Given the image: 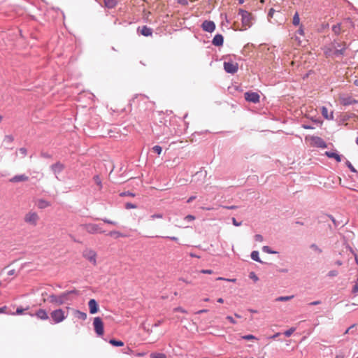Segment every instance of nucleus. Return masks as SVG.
Here are the masks:
<instances>
[{"label": "nucleus", "mask_w": 358, "mask_h": 358, "mask_svg": "<svg viewBox=\"0 0 358 358\" xmlns=\"http://www.w3.org/2000/svg\"><path fill=\"white\" fill-rule=\"evenodd\" d=\"M79 292L76 289L66 291L60 294L59 295L50 294L48 300L50 303L55 304L56 306H62L68 301H72L73 297L72 295H78Z\"/></svg>", "instance_id": "f257e3e1"}, {"label": "nucleus", "mask_w": 358, "mask_h": 358, "mask_svg": "<svg viewBox=\"0 0 358 358\" xmlns=\"http://www.w3.org/2000/svg\"><path fill=\"white\" fill-rule=\"evenodd\" d=\"M67 315L65 312L61 309H56L50 313V318L52 324H58L64 321L66 318Z\"/></svg>", "instance_id": "f03ea898"}, {"label": "nucleus", "mask_w": 358, "mask_h": 358, "mask_svg": "<svg viewBox=\"0 0 358 358\" xmlns=\"http://www.w3.org/2000/svg\"><path fill=\"white\" fill-rule=\"evenodd\" d=\"M83 256L93 265L96 264V252L90 248H86L83 252Z\"/></svg>", "instance_id": "7ed1b4c3"}, {"label": "nucleus", "mask_w": 358, "mask_h": 358, "mask_svg": "<svg viewBox=\"0 0 358 358\" xmlns=\"http://www.w3.org/2000/svg\"><path fill=\"white\" fill-rule=\"evenodd\" d=\"M93 326L97 336H102L103 334V323L99 317H94Z\"/></svg>", "instance_id": "20e7f679"}, {"label": "nucleus", "mask_w": 358, "mask_h": 358, "mask_svg": "<svg viewBox=\"0 0 358 358\" xmlns=\"http://www.w3.org/2000/svg\"><path fill=\"white\" fill-rule=\"evenodd\" d=\"M238 14L241 16L242 24L245 27H250L251 15L248 11L239 9Z\"/></svg>", "instance_id": "39448f33"}, {"label": "nucleus", "mask_w": 358, "mask_h": 358, "mask_svg": "<svg viewBox=\"0 0 358 358\" xmlns=\"http://www.w3.org/2000/svg\"><path fill=\"white\" fill-rule=\"evenodd\" d=\"M85 229H86V231L88 233L92 234H96V233H99V234L104 233V231L101 229L100 225L97 224H93V223L86 224L85 225Z\"/></svg>", "instance_id": "423d86ee"}, {"label": "nucleus", "mask_w": 358, "mask_h": 358, "mask_svg": "<svg viewBox=\"0 0 358 358\" xmlns=\"http://www.w3.org/2000/svg\"><path fill=\"white\" fill-rule=\"evenodd\" d=\"M64 168L65 166L59 162H57L50 166L51 171L55 174L56 178L59 180H60L59 178V175L64 171Z\"/></svg>", "instance_id": "0eeeda50"}, {"label": "nucleus", "mask_w": 358, "mask_h": 358, "mask_svg": "<svg viewBox=\"0 0 358 358\" xmlns=\"http://www.w3.org/2000/svg\"><path fill=\"white\" fill-rule=\"evenodd\" d=\"M224 69L228 73L234 74L238 71V66L237 63L232 62H224Z\"/></svg>", "instance_id": "6e6552de"}, {"label": "nucleus", "mask_w": 358, "mask_h": 358, "mask_svg": "<svg viewBox=\"0 0 358 358\" xmlns=\"http://www.w3.org/2000/svg\"><path fill=\"white\" fill-rule=\"evenodd\" d=\"M38 220V215L35 212H29L24 217V222L33 226H36L37 224Z\"/></svg>", "instance_id": "1a4fd4ad"}, {"label": "nucleus", "mask_w": 358, "mask_h": 358, "mask_svg": "<svg viewBox=\"0 0 358 358\" xmlns=\"http://www.w3.org/2000/svg\"><path fill=\"white\" fill-rule=\"evenodd\" d=\"M245 99L248 101L257 103L259 101L260 96L257 92H248L245 93Z\"/></svg>", "instance_id": "9d476101"}, {"label": "nucleus", "mask_w": 358, "mask_h": 358, "mask_svg": "<svg viewBox=\"0 0 358 358\" xmlns=\"http://www.w3.org/2000/svg\"><path fill=\"white\" fill-rule=\"evenodd\" d=\"M201 28L206 32L212 33L215 29V24L213 21L205 20L201 24Z\"/></svg>", "instance_id": "9b49d317"}, {"label": "nucleus", "mask_w": 358, "mask_h": 358, "mask_svg": "<svg viewBox=\"0 0 358 358\" xmlns=\"http://www.w3.org/2000/svg\"><path fill=\"white\" fill-rule=\"evenodd\" d=\"M88 306L90 308V313L91 314H95L99 310V305L96 301L94 299H92L88 302Z\"/></svg>", "instance_id": "f8f14e48"}, {"label": "nucleus", "mask_w": 358, "mask_h": 358, "mask_svg": "<svg viewBox=\"0 0 358 358\" xmlns=\"http://www.w3.org/2000/svg\"><path fill=\"white\" fill-rule=\"evenodd\" d=\"M341 103L343 106H350L357 103V101L350 96H345L341 98Z\"/></svg>", "instance_id": "ddd939ff"}, {"label": "nucleus", "mask_w": 358, "mask_h": 358, "mask_svg": "<svg viewBox=\"0 0 358 358\" xmlns=\"http://www.w3.org/2000/svg\"><path fill=\"white\" fill-rule=\"evenodd\" d=\"M28 180H29V177L27 176H26L25 174H20V175H16V176H13V178H10L9 181L10 182L15 183V182L27 181Z\"/></svg>", "instance_id": "4468645a"}, {"label": "nucleus", "mask_w": 358, "mask_h": 358, "mask_svg": "<svg viewBox=\"0 0 358 358\" xmlns=\"http://www.w3.org/2000/svg\"><path fill=\"white\" fill-rule=\"evenodd\" d=\"M224 38L222 34H217L213 38L212 43L215 46H221L223 45Z\"/></svg>", "instance_id": "2eb2a0df"}, {"label": "nucleus", "mask_w": 358, "mask_h": 358, "mask_svg": "<svg viewBox=\"0 0 358 358\" xmlns=\"http://www.w3.org/2000/svg\"><path fill=\"white\" fill-rule=\"evenodd\" d=\"M313 141L318 148H326L327 147L326 142L320 137H313Z\"/></svg>", "instance_id": "dca6fc26"}, {"label": "nucleus", "mask_w": 358, "mask_h": 358, "mask_svg": "<svg viewBox=\"0 0 358 358\" xmlns=\"http://www.w3.org/2000/svg\"><path fill=\"white\" fill-rule=\"evenodd\" d=\"M138 31L144 36H150L152 34V29L147 26H143L141 28L138 27Z\"/></svg>", "instance_id": "f3484780"}, {"label": "nucleus", "mask_w": 358, "mask_h": 358, "mask_svg": "<svg viewBox=\"0 0 358 358\" xmlns=\"http://www.w3.org/2000/svg\"><path fill=\"white\" fill-rule=\"evenodd\" d=\"M321 113L322 116L326 119L329 120H334V113L331 111L330 113L328 112V109L325 106H322L321 108Z\"/></svg>", "instance_id": "a211bd4d"}, {"label": "nucleus", "mask_w": 358, "mask_h": 358, "mask_svg": "<svg viewBox=\"0 0 358 358\" xmlns=\"http://www.w3.org/2000/svg\"><path fill=\"white\" fill-rule=\"evenodd\" d=\"M35 315L40 320H46L48 319V315L45 310L39 309L36 311Z\"/></svg>", "instance_id": "6ab92c4d"}, {"label": "nucleus", "mask_w": 358, "mask_h": 358, "mask_svg": "<svg viewBox=\"0 0 358 358\" xmlns=\"http://www.w3.org/2000/svg\"><path fill=\"white\" fill-rule=\"evenodd\" d=\"M325 155L329 158L335 159L337 162H340L341 161V156L336 152L327 151L325 152Z\"/></svg>", "instance_id": "aec40b11"}, {"label": "nucleus", "mask_w": 358, "mask_h": 358, "mask_svg": "<svg viewBox=\"0 0 358 358\" xmlns=\"http://www.w3.org/2000/svg\"><path fill=\"white\" fill-rule=\"evenodd\" d=\"M50 203L45 199H40L37 201V206L38 208L43 209L50 206Z\"/></svg>", "instance_id": "412c9836"}, {"label": "nucleus", "mask_w": 358, "mask_h": 358, "mask_svg": "<svg viewBox=\"0 0 358 358\" xmlns=\"http://www.w3.org/2000/svg\"><path fill=\"white\" fill-rule=\"evenodd\" d=\"M108 236L114 237L115 238H118L120 237H127V236L124 234H122L118 231H111L108 234Z\"/></svg>", "instance_id": "4be33fe9"}, {"label": "nucleus", "mask_w": 358, "mask_h": 358, "mask_svg": "<svg viewBox=\"0 0 358 358\" xmlns=\"http://www.w3.org/2000/svg\"><path fill=\"white\" fill-rule=\"evenodd\" d=\"M104 1V3H105V6L108 8H113L114 7L116 6L117 5V0H103Z\"/></svg>", "instance_id": "5701e85b"}, {"label": "nucleus", "mask_w": 358, "mask_h": 358, "mask_svg": "<svg viewBox=\"0 0 358 358\" xmlns=\"http://www.w3.org/2000/svg\"><path fill=\"white\" fill-rule=\"evenodd\" d=\"M74 315L76 317L80 320H85L87 319V314L84 312L76 310Z\"/></svg>", "instance_id": "b1692460"}, {"label": "nucleus", "mask_w": 358, "mask_h": 358, "mask_svg": "<svg viewBox=\"0 0 358 358\" xmlns=\"http://www.w3.org/2000/svg\"><path fill=\"white\" fill-rule=\"evenodd\" d=\"M250 257L252 260L259 262V263H262V262L261 261V259L259 258V254L258 251H257V250L252 251L251 252Z\"/></svg>", "instance_id": "393cba45"}, {"label": "nucleus", "mask_w": 358, "mask_h": 358, "mask_svg": "<svg viewBox=\"0 0 358 358\" xmlns=\"http://www.w3.org/2000/svg\"><path fill=\"white\" fill-rule=\"evenodd\" d=\"M109 343L113 345V346H116V347H121V346L124 345V343L122 341H117L115 339H110L109 341Z\"/></svg>", "instance_id": "a878e982"}, {"label": "nucleus", "mask_w": 358, "mask_h": 358, "mask_svg": "<svg viewBox=\"0 0 358 358\" xmlns=\"http://www.w3.org/2000/svg\"><path fill=\"white\" fill-rule=\"evenodd\" d=\"M310 248L312 249L315 252L320 255L322 252V250L318 247L315 243H312L310 245Z\"/></svg>", "instance_id": "bb28decb"}, {"label": "nucleus", "mask_w": 358, "mask_h": 358, "mask_svg": "<svg viewBox=\"0 0 358 358\" xmlns=\"http://www.w3.org/2000/svg\"><path fill=\"white\" fill-rule=\"evenodd\" d=\"M263 252L268 254H277L278 252L273 250L269 246L264 245L262 247Z\"/></svg>", "instance_id": "cd10ccee"}, {"label": "nucleus", "mask_w": 358, "mask_h": 358, "mask_svg": "<svg viewBox=\"0 0 358 358\" xmlns=\"http://www.w3.org/2000/svg\"><path fill=\"white\" fill-rule=\"evenodd\" d=\"M300 23V18H299V13L296 12L294 16H293V20H292V24L294 25V26H298Z\"/></svg>", "instance_id": "c85d7f7f"}, {"label": "nucleus", "mask_w": 358, "mask_h": 358, "mask_svg": "<svg viewBox=\"0 0 358 358\" xmlns=\"http://www.w3.org/2000/svg\"><path fill=\"white\" fill-rule=\"evenodd\" d=\"M294 297L293 295L292 296H279L276 298V301H287L291 300Z\"/></svg>", "instance_id": "c756f323"}, {"label": "nucleus", "mask_w": 358, "mask_h": 358, "mask_svg": "<svg viewBox=\"0 0 358 358\" xmlns=\"http://www.w3.org/2000/svg\"><path fill=\"white\" fill-rule=\"evenodd\" d=\"M332 30L336 34L338 35L341 32V24H336L334 25L332 27Z\"/></svg>", "instance_id": "7c9ffc66"}, {"label": "nucleus", "mask_w": 358, "mask_h": 358, "mask_svg": "<svg viewBox=\"0 0 358 358\" xmlns=\"http://www.w3.org/2000/svg\"><path fill=\"white\" fill-rule=\"evenodd\" d=\"M1 313H4L7 315L13 314L10 310H8V308L6 306L0 308V314Z\"/></svg>", "instance_id": "2f4dec72"}, {"label": "nucleus", "mask_w": 358, "mask_h": 358, "mask_svg": "<svg viewBox=\"0 0 358 358\" xmlns=\"http://www.w3.org/2000/svg\"><path fill=\"white\" fill-rule=\"evenodd\" d=\"M150 357L151 358H166L164 353H152Z\"/></svg>", "instance_id": "473e14b6"}, {"label": "nucleus", "mask_w": 358, "mask_h": 358, "mask_svg": "<svg viewBox=\"0 0 358 358\" xmlns=\"http://www.w3.org/2000/svg\"><path fill=\"white\" fill-rule=\"evenodd\" d=\"M296 330V328L292 327L284 332V335L287 337L290 336Z\"/></svg>", "instance_id": "72a5a7b5"}, {"label": "nucleus", "mask_w": 358, "mask_h": 358, "mask_svg": "<svg viewBox=\"0 0 358 358\" xmlns=\"http://www.w3.org/2000/svg\"><path fill=\"white\" fill-rule=\"evenodd\" d=\"M241 338L244 340H248V341L258 340L257 337H255V336H253L252 334L245 335V336H241Z\"/></svg>", "instance_id": "f704fd0d"}, {"label": "nucleus", "mask_w": 358, "mask_h": 358, "mask_svg": "<svg viewBox=\"0 0 358 358\" xmlns=\"http://www.w3.org/2000/svg\"><path fill=\"white\" fill-rule=\"evenodd\" d=\"M94 180L95 183L99 186V188L101 189L102 187V183L101 180L98 175L94 176Z\"/></svg>", "instance_id": "c9c22d12"}, {"label": "nucleus", "mask_w": 358, "mask_h": 358, "mask_svg": "<svg viewBox=\"0 0 358 358\" xmlns=\"http://www.w3.org/2000/svg\"><path fill=\"white\" fill-rule=\"evenodd\" d=\"M3 141L6 143H11L14 141V138L12 135H6Z\"/></svg>", "instance_id": "e433bc0d"}, {"label": "nucleus", "mask_w": 358, "mask_h": 358, "mask_svg": "<svg viewBox=\"0 0 358 358\" xmlns=\"http://www.w3.org/2000/svg\"><path fill=\"white\" fill-rule=\"evenodd\" d=\"M345 48H341V49H337L335 50L334 52V55L336 56H341V55H344V52H345Z\"/></svg>", "instance_id": "4c0bfd02"}, {"label": "nucleus", "mask_w": 358, "mask_h": 358, "mask_svg": "<svg viewBox=\"0 0 358 358\" xmlns=\"http://www.w3.org/2000/svg\"><path fill=\"white\" fill-rule=\"evenodd\" d=\"M152 150L155 152L157 153V155H159L162 153V148L159 145H155L152 148Z\"/></svg>", "instance_id": "58836bf2"}, {"label": "nucleus", "mask_w": 358, "mask_h": 358, "mask_svg": "<svg viewBox=\"0 0 358 358\" xmlns=\"http://www.w3.org/2000/svg\"><path fill=\"white\" fill-rule=\"evenodd\" d=\"M345 164H346V166L349 168V169L352 172L357 173V170L355 169V167L352 166V164L349 161L347 160Z\"/></svg>", "instance_id": "ea45409f"}, {"label": "nucleus", "mask_w": 358, "mask_h": 358, "mask_svg": "<svg viewBox=\"0 0 358 358\" xmlns=\"http://www.w3.org/2000/svg\"><path fill=\"white\" fill-rule=\"evenodd\" d=\"M338 274V272L336 270H331V271H329L327 275L329 277L333 278V277L337 276Z\"/></svg>", "instance_id": "a19ab883"}, {"label": "nucleus", "mask_w": 358, "mask_h": 358, "mask_svg": "<svg viewBox=\"0 0 358 358\" xmlns=\"http://www.w3.org/2000/svg\"><path fill=\"white\" fill-rule=\"evenodd\" d=\"M101 220L106 223V224H113V225H117V223L116 222H114V221H112L110 220H108L107 218H102Z\"/></svg>", "instance_id": "79ce46f5"}, {"label": "nucleus", "mask_w": 358, "mask_h": 358, "mask_svg": "<svg viewBox=\"0 0 358 358\" xmlns=\"http://www.w3.org/2000/svg\"><path fill=\"white\" fill-rule=\"evenodd\" d=\"M249 277L250 279L253 280L255 282H257L259 280V278L254 272H250L249 274Z\"/></svg>", "instance_id": "37998d69"}, {"label": "nucleus", "mask_w": 358, "mask_h": 358, "mask_svg": "<svg viewBox=\"0 0 358 358\" xmlns=\"http://www.w3.org/2000/svg\"><path fill=\"white\" fill-rule=\"evenodd\" d=\"M163 217V215L161 214V213H156V214H153L152 215H150V220H155V219H157V218H162Z\"/></svg>", "instance_id": "c03bdc74"}, {"label": "nucleus", "mask_w": 358, "mask_h": 358, "mask_svg": "<svg viewBox=\"0 0 358 358\" xmlns=\"http://www.w3.org/2000/svg\"><path fill=\"white\" fill-rule=\"evenodd\" d=\"M255 240L257 242H262L264 241V238L261 234H256L255 236Z\"/></svg>", "instance_id": "a18cd8bd"}, {"label": "nucleus", "mask_w": 358, "mask_h": 358, "mask_svg": "<svg viewBox=\"0 0 358 358\" xmlns=\"http://www.w3.org/2000/svg\"><path fill=\"white\" fill-rule=\"evenodd\" d=\"M125 208L127 209H134V208H136V206L134 203H127L125 204Z\"/></svg>", "instance_id": "49530a36"}, {"label": "nucleus", "mask_w": 358, "mask_h": 358, "mask_svg": "<svg viewBox=\"0 0 358 358\" xmlns=\"http://www.w3.org/2000/svg\"><path fill=\"white\" fill-rule=\"evenodd\" d=\"M232 223L236 227H239L241 225V222H238L234 217L232 218Z\"/></svg>", "instance_id": "de8ad7c7"}, {"label": "nucleus", "mask_w": 358, "mask_h": 358, "mask_svg": "<svg viewBox=\"0 0 358 358\" xmlns=\"http://www.w3.org/2000/svg\"><path fill=\"white\" fill-rule=\"evenodd\" d=\"M226 319L229 320L231 324H236V321L230 315L227 316Z\"/></svg>", "instance_id": "09e8293b"}, {"label": "nucleus", "mask_w": 358, "mask_h": 358, "mask_svg": "<svg viewBox=\"0 0 358 358\" xmlns=\"http://www.w3.org/2000/svg\"><path fill=\"white\" fill-rule=\"evenodd\" d=\"M177 2L182 6H187L188 4L187 0H177Z\"/></svg>", "instance_id": "8fccbe9b"}, {"label": "nucleus", "mask_w": 358, "mask_h": 358, "mask_svg": "<svg viewBox=\"0 0 358 358\" xmlns=\"http://www.w3.org/2000/svg\"><path fill=\"white\" fill-rule=\"evenodd\" d=\"M195 219V217L192 215H188L185 217V220L187 221H192Z\"/></svg>", "instance_id": "3c124183"}, {"label": "nucleus", "mask_w": 358, "mask_h": 358, "mask_svg": "<svg viewBox=\"0 0 358 358\" xmlns=\"http://www.w3.org/2000/svg\"><path fill=\"white\" fill-rule=\"evenodd\" d=\"M162 238H166V239H170V240H172V241H178V238L176 236H162Z\"/></svg>", "instance_id": "603ef678"}, {"label": "nucleus", "mask_w": 358, "mask_h": 358, "mask_svg": "<svg viewBox=\"0 0 358 358\" xmlns=\"http://www.w3.org/2000/svg\"><path fill=\"white\" fill-rule=\"evenodd\" d=\"M201 273L204 274H211L213 273V271L210 269H203L201 271Z\"/></svg>", "instance_id": "864d4df0"}, {"label": "nucleus", "mask_w": 358, "mask_h": 358, "mask_svg": "<svg viewBox=\"0 0 358 358\" xmlns=\"http://www.w3.org/2000/svg\"><path fill=\"white\" fill-rule=\"evenodd\" d=\"M302 127L305 129H313L314 127L310 124H302Z\"/></svg>", "instance_id": "5fc2aeb1"}, {"label": "nucleus", "mask_w": 358, "mask_h": 358, "mask_svg": "<svg viewBox=\"0 0 358 358\" xmlns=\"http://www.w3.org/2000/svg\"><path fill=\"white\" fill-rule=\"evenodd\" d=\"M352 292L353 294H356L357 292H358V283H356L353 286Z\"/></svg>", "instance_id": "6e6d98bb"}, {"label": "nucleus", "mask_w": 358, "mask_h": 358, "mask_svg": "<svg viewBox=\"0 0 358 358\" xmlns=\"http://www.w3.org/2000/svg\"><path fill=\"white\" fill-rule=\"evenodd\" d=\"M19 152L23 155L24 156H25L27 155V149L24 148H21L19 149Z\"/></svg>", "instance_id": "4d7b16f0"}, {"label": "nucleus", "mask_w": 358, "mask_h": 358, "mask_svg": "<svg viewBox=\"0 0 358 358\" xmlns=\"http://www.w3.org/2000/svg\"><path fill=\"white\" fill-rule=\"evenodd\" d=\"M175 310L177 312L182 313H187V311L181 307H178V308H175Z\"/></svg>", "instance_id": "13d9d810"}, {"label": "nucleus", "mask_w": 358, "mask_h": 358, "mask_svg": "<svg viewBox=\"0 0 358 358\" xmlns=\"http://www.w3.org/2000/svg\"><path fill=\"white\" fill-rule=\"evenodd\" d=\"M216 280H228V281H231V282H234L236 280V279H225L224 278H222V277H218L216 278Z\"/></svg>", "instance_id": "bf43d9fd"}, {"label": "nucleus", "mask_w": 358, "mask_h": 358, "mask_svg": "<svg viewBox=\"0 0 358 358\" xmlns=\"http://www.w3.org/2000/svg\"><path fill=\"white\" fill-rule=\"evenodd\" d=\"M297 33L300 35H303L304 34V30H303V28L302 27V26H301L299 27V29L297 30Z\"/></svg>", "instance_id": "052dcab7"}, {"label": "nucleus", "mask_w": 358, "mask_h": 358, "mask_svg": "<svg viewBox=\"0 0 358 358\" xmlns=\"http://www.w3.org/2000/svg\"><path fill=\"white\" fill-rule=\"evenodd\" d=\"M24 311V309L22 308H17L15 312V314L17 315H21Z\"/></svg>", "instance_id": "680f3d73"}, {"label": "nucleus", "mask_w": 358, "mask_h": 358, "mask_svg": "<svg viewBox=\"0 0 358 358\" xmlns=\"http://www.w3.org/2000/svg\"><path fill=\"white\" fill-rule=\"evenodd\" d=\"M320 303H321L320 301H315L310 302L308 305L309 306H316V305H319Z\"/></svg>", "instance_id": "e2e57ef3"}, {"label": "nucleus", "mask_w": 358, "mask_h": 358, "mask_svg": "<svg viewBox=\"0 0 358 358\" xmlns=\"http://www.w3.org/2000/svg\"><path fill=\"white\" fill-rule=\"evenodd\" d=\"M275 12V10L273 8H271L268 11V16L270 17H272L273 15V13Z\"/></svg>", "instance_id": "0e129e2a"}, {"label": "nucleus", "mask_w": 358, "mask_h": 358, "mask_svg": "<svg viewBox=\"0 0 358 358\" xmlns=\"http://www.w3.org/2000/svg\"><path fill=\"white\" fill-rule=\"evenodd\" d=\"M327 216H328V217L330 218V220L334 222V225L336 227L338 224H337L336 221L334 219V217L332 215H329Z\"/></svg>", "instance_id": "69168bd1"}, {"label": "nucleus", "mask_w": 358, "mask_h": 358, "mask_svg": "<svg viewBox=\"0 0 358 358\" xmlns=\"http://www.w3.org/2000/svg\"><path fill=\"white\" fill-rule=\"evenodd\" d=\"M355 327V324H352V325H351L349 328H348V329L345 330V333H344V334H346L349 333V331H350L352 329H353Z\"/></svg>", "instance_id": "338daca9"}, {"label": "nucleus", "mask_w": 358, "mask_h": 358, "mask_svg": "<svg viewBox=\"0 0 358 358\" xmlns=\"http://www.w3.org/2000/svg\"><path fill=\"white\" fill-rule=\"evenodd\" d=\"M196 199V196H190L187 201V203H191L192 201H194V199Z\"/></svg>", "instance_id": "774afa93"}]
</instances>
